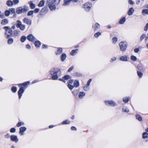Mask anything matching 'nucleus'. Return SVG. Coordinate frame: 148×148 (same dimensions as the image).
Segmentation results:
<instances>
[{
	"mask_svg": "<svg viewBox=\"0 0 148 148\" xmlns=\"http://www.w3.org/2000/svg\"><path fill=\"white\" fill-rule=\"evenodd\" d=\"M3 29L5 30V36L7 38H9L12 35V30L9 27L5 26L3 27Z\"/></svg>",
	"mask_w": 148,
	"mask_h": 148,
	"instance_id": "7ed1b4c3",
	"label": "nucleus"
},
{
	"mask_svg": "<svg viewBox=\"0 0 148 148\" xmlns=\"http://www.w3.org/2000/svg\"><path fill=\"white\" fill-rule=\"evenodd\" d=\"M100 25L98 23H96L94 26H93V27L94 28V30H97L100 28Z\"/></svg>",
	"mask_w": 148,
	"mask_h": 148,
	"instance_id": "2eb2a0df",
	"label": "nucleus"
},
{
	"mask_svg": "<svg viewBox=\"0 0 148 148\" xmlns=\"http://www.w3.org/2000/svg\"><path fill=\"white\" fill-rule=\"evenodd\" d=\"M116 60V57H113L111 58L110 60V62H112L113 61H115Z\"/></svg>",
	"mask_w": 148,
	"mask_h": 148,
	"instance_id": "052dcab7",
	"label": "nucleus"
},
{
	"mask_svg": "<svg viewBox=\"0 0 148 148\" xmlns=\"http://www.w3.org/2000/svg\"><path fill=\"white\" fill-rule=\"evenodd\" d=\"M119 45L121 51H124L127 47V43L125 41L121 42L119 43Z\"/></svg>",
	"mask_w": 148,
	"mask_h": 148,
	"instance_id": "20e7f679",
	"label": "nucleus"
},
{
	"mask_svg": "<svg viewBox=\"0 0 148 148\" xmlns=\"http://www.w3.org/2000/svg\"><path fill=\"white\" fill-rule=\"evenodd\" d=\"M128 59V58L125 55L121 57L120 58V60L123 61H127Z\"/></svg>",
	"mask_w": 148,
	"mask_h": 148,
	"instance_id": "f3484780",
	"label": "nucleus"
},
{
	"mask_svg": "<svg viewBox=\"0 0 148 148\" xmlns=\"http://www.w3.org/2000/svg\"><path fill=\"white\" fill-rule=\"evenodd\" d=\"M62 49L61 48H59L58 49L57 51L56 52L57 55H59L62 52Z\"/></svg>",
	"mask_w": 148,
	"mask_h": 148,
	"instance_id": "5701e85b",
	"label": "nucleus"
},
{
	"mask_svg": "<svg viewBox=\"0 0 148 148\" xmlns=\"http://www.w3.org/2000/svg\"><path fill=\"white\" fill-rule=\"evenodd\" d=\"M145 37V35L144 34H142L140 37V41H142L144 38Z\"/></svg>",
	"mask_w": 148,
	"mask_h": 148,
	"instance_id": "603ef678",
	"label": "nucleus"
},
{
	"mask_svg": "<svg viewBox=\"0 0 148 148\" xmlns=\"http://www.w3.org/2000/svg\"><path fill=\"white\" fill-rule=\"evenodd\" d=\"M10 12L9 10H6L5 12V15L6 16H8L10 14Z\"/></svg>",
	"mask_w": 148,
	"mask_h": 148,
	"instance_id": "de8ad7c7",
	"label": "nucleus"
},
{
	"mask_svg": "<svg viewBox=\"0 0 148 148\" xmlns=\"http://www.w3.org/2000/svg\"><path fill=\"white\" fill-rule=\"evenodd\" d=\"M26 39V37L24 36H22L21 38V41L22 42H24L25 41Z\"/></svg>",
	"mask_w": 148,
	"mask_h": 148,
	"instance_id": "c03bdc74",
	"label": "nucleus"
},
{
	"mask_svg": "<svg viewBox=\"0 0 148 148\" xmlns=\"http://www.w3.org/2000/svg\"><path fill=\"white\" fill-rule=\"evenodd\" d=\"M27 39L28 40L31 42L35 41L36 40V38L32 34H29L27 36Z\"/></svg>",
	"mask_w": 148,
	"mask_h": 148,
	"instance_id": "6e6552de",
	"label": "nucleus"
},
{
	"mask_svg": "<svg viewBox=\"0 0 148 148\" xmlns=\"http://www.w3.org/2000/svg\"><path fill=\"white\" fill-rule=\"evenodd\" d=\"M13 2L14 4H16L19 3L18 0H13Z\"/></svg>",
	"mask_w": 148,
	"mask_h": 148,
	"instance_id": "69168bd1",
	"label": "nucleus"
},
{
	"mask_svg": "<svg viewBox=\"0 0 148 148\" xmlns=\"http://www.w3.org/2000/svg\"><path fill=\"white\" fill-rule=\"evenodd\" d=\"M19 134L21 135H24L23 132H25L26 130V128L24 127H21L19 128Z\"/></svg>",
	"mask_w": 148,
	"mask_h": 148,
	"instance_id": "f8f14e48",
	"label": "nucleus"
},
{
	"mask_svg": "<svg viewBox=\"0 0 148 148\" xmlns=\"http://www.w3.org/2000/svg\"><path fill=\"white\" fill-rule=\"evenodd\" d=\"M136 119H138V121H141L142 120V118L139 115H136Z\"/></svg>",
	"mask_w": 148,
	"mask_h": 148,
	"instance_id": "a19ab883",
	"label": "nucleus"
},
{
	"mask_svg": "<svg viewBox=\"0 0 148 148\" xmlns=\"http://www.w3.org/2000/svg\"><path fill=\"white\" fill-rule=\"evenodd\" d=\"M30 82L29 81L23 83L18 84V85L19 86H21L20 88L24 90L27 87V85L29 84Z\"/></svg>",
	"mask_w": 148,
	"mask_h": 148,
	"instance_id": "423d86ee",
	"label": "nucleus"
},
{
	"mask_svg": "<svg viewBox=\"0 0 148 148\" xmlns=\"http://www.w3.org/2000/svg\"><path fill=\"white\" fill-rule=\"evenodd\" d=\"M130 99V97H125L123 98V101L124 102L127 103L128 102Z\"/></svg>",
	"mask_w": 148,
	"mask_h": 148,
	"instance_id": "473e14b6",
	"label": "nucleus"
},
{
	"mask_svg": "<svg viewBox=\"0 0 148 148\" xmlns=\"http://www.w3.org/2000/svg\"><path fill=\"white\" fill-rule=\"evenodd\" d=\"M70 0H64V3L63 4V6H66L69 5L70 4Z\"/></svg>",
	"mask_w": 148,
	"mask_h": 148,
	"instance_id": "a211bd4d",
	"label": "nucleus"
},
{
	"mask_svg": "<svg viewBox=\"0 0 148 148\" xmlns=\"http://www.w3.org/2000/svg\"><path fill=\"white\" fill-rule=\"evenodd\" d=\"M142 13L143 14H146L148 15V9H144L142 10Z\"/></svg>",
	"mask_w": 148,
	"mask_h": 148,
	"instance_id": "79ce46f5",
	"label": "nucleus"
},
{
	"mask_svg": "<svg viewBox=\"0 0 148 148\" xmlns=\"http://www.w3.org/2000/svg\"><path fill=\"white\" fill-rule=\"evenodd\" d=\"M125 21V18L124 17L121 19L119 21V23L120 24H123Z\"/></svg>",
	"mask_w": 148,
	"mask_h": 148,
	"instance_id": "e433bc0d",
	"label": "nucleus"
},
{
	"mask_svg": "<svg viewBox=\"0 0 148 148\" xmlns=\"http://www.w3.org/2000/svg\"><path fill=\"white\" fill-rule=\"evenodd\" d=\"M45 3V1L43 0L41 1L38 4V6L40 7H41L43 6Z\"/></svg>",
	"mask_w": 148,
	"mask_h": 148,
	"instance_id": "2f4dec72",
	"label": "nucleus"
},
{
	"mask_svg": "<svg viewBox=\"0 0 148 148\" xmlns=\"http://www.w3.org/2000/svg\"><path fill=\"white\" fill-rule=\"evenodd\" d=\"M137 73L138 75L140 77V78L142 77L143 74L141 72H140L139 71H137Z\"/></svg>",
	"mask_w": 148,
	"mask_h": 148,
	"instance_id": "6e6d98bb",
	"label": "nucleus"
},
{
	"mask_svg": "<svg viewBox=\"0 0 148 148\" xmlns=\"http://www.w3.org/2000/svg\"><path fill=\"white\" fill-rule=\"evenodd\" d=\"M92 80L91 79H90L87 82L86 85L89 86L90 83L92 81Z\"/></svg>",
	"mask_w": 148,
	"mask_h": 148,
	"instance_id": "e2e57ef3",
	"label": "nucleus"
},
{
	"mask_svg": "<svg viewBox=\"0 0 148 148\" xmlns=\"http://www.w3.org/2000/svg\"><path fill=\"white\" fill-rule=\"evenodd\" d=\"M73 85L75 87H77L79 86V83L78 80H76L74 81Z\"/></svg>",
	"mask_w": 148,
	"mask_h": 148,
	"instance_id": "6ab92c4d",
	"label": "nucleus"
},
{
	"mask_svg": "<svg viewBox=\"0 0 148 148\" xmlns=\"http://www.w3.org/2000/svg\"><path fill=\"white\" fill-rule=\"evenodd\" d=\"M122 110L123 112H129V110L125 106L123 107Z\"/></svg>",
	"mask_w": 148,
	"mask_h": 148,
	"instance_id": "c756f323",
	"label": "nucleus"
},
{
	"mask_svg": "<svg viewBox=\"0 0 148 148\" xmlns=\"http://www.w3.org/2000/svg\"><path fill=\"white\" fill-rule=\"evenodd\" d=\"M74 75L77 77H81L82 76V75L80 73L75 72L74 73Z\"/></svg>",
	"mask_w": 148,
	"mask_h": 148,
	"instance_id": "c85d7f7f",
	"label": "nucleus"
},
{
	"mask_svg": "<svg viewBox=\"0 0 148 148\" xmlns=\"http://www.w3.org/2000/svg\"><path fill=\"white\" fill-rule=\"evenodd\" d=\"M70 76L69 75H65L63 77L64 79L67 80L69 79L70 78Z\"/></svg>",
	"mask_w": 148,
	"mask_h": 148,
	"instance_id": "4d7b16f0",
	"label": "nucleus"
},
{
	"mask_svg": "<svg viewBox=\"0 0 148 148\" xmlns=\"http://www.w3.org/2000/svg\"><path fill=\"white\" fill-rule=\"evenodd\" d=\"M148 29V23L146 25L144 29L145 31H146Z\"/></svg>",
	"mask_w": 148,
	"mask_h": 148,
	"instance_id": "680f3d73",
	"label": "nucleus"
},
{
	"mask_svg": "<svg viewBox=\"0 0 148 148\" xmlns=\"http://www.w3.org/2000/svg\"><path fill=\"white\" fill-rule=\"evenodd\" d=\"M48 9L46 7L43 8L40 12V15H43L46 13L48 11Z\"/></svg>",
	"mask_w": 148,
	"mask_h": 148,
	"instance_id": "9d476101",
	"label": "nucleus"
},
{
	"mask_svg": "<svg viewBox=\"0 0 148 148\" xmlns=\"http://www.w3.org/2000/svg\"><path fill=\"white\" fill-rule=\"evenodd\" d=\"M148 137V133L145 132L143 134V138H147Z\"/></svg>",
	"mask_w": 148,
	"mask_h": 148,
	"instance_id": "4c0bfd02",
	"label": "nucleus"
},
{
	"mask_svg": "<svg viewBox=\"0 0 148 148\" xmlns=\"http://www.w3.org/2000/svg\"><path fill=\"white\" fill-rule=\"evenodd\" d=\"M16 23V26L18 28L20 27V26L22 25L21 22L19 20H17Z\"/></svg>",
	"mask_w": 148,
	"mask_h": 148,
	"instance_id": "c9c22d12",
	"label": "nucleus"
},
{
	"mask_svg": "<svg viewBox=\"0 0 148 148\" xmlns=\"http://www.w3.org/2000/svg\"><path fill=\"white\" fill-rule=\"evenodd\" d=\"M28 4L29 5V6L31 9H34L35 6L34 4L33 3V2L32 1H30L28 3Z\"/></svg>",
	"mask_w": 148,
	"mask_h": 148,
	"instance_id": "aec40b11",
	"label": "nucleus"
},
{
	"mask_svg": "<svg viewBox=\"0 0 148 148\" xmlns=\"http://www.w3.org/2000/svg\"><path fill=\"white\" fill-rule=\"evenodd\" d=\"M105 103L108 106H115V103L112 100H109L108 101H105Z\"/></svg>",
	"mask_w": 148,
	"mask_h": 148,
	"instance_id": "0eeeda50",
	"label": "nucleus"
},
{
	"mask_svg": "<svg viewBox=\"0 0 148 148\" xmlns=\"http://www.w3.org/2000/svg\"><path fill=\"white\" fill-rule=\"evenodd\" d=\"M19 33V31L17 30H15L13 32L12 36H16L18 35Z\"/></svg>",
	"mask_w": 148,
	"mask_h": 148,
	"instance_id": "cd10ccee",
	"label": "nucleus"
},
{
	"mask_svg": "<svg viewBox=\"0 0 148 148\" xmlns=\"http://www.w3.org/2000/svg\"><path fill=\"white\" fill-rule=\"evenodd\" d=\"M16 10V13L18 14H20L22 13L23 12V8L21 7L17 8Z\"/></svg>",
	"mask_w": 148,
	"mask_h": 148,
	"instance_id": "4468645a",
	"label": "nucleus"
},
{
	"mask_svg": "<svg viewBox=\"0 0 148 148\" xmlns=\"http://www.w3.org/2000/svg\"><path fill=\"white\" fill-rule=\"evenodd\" d=\"M29 10V7L28 6H24L23 9V12H26Z\"/></svg>",
	"mask_w": 148,
	"mask_h": 148,
	"instance_id": "72a5a7b5",
	"label": "nucleus"
},
{
	"mask_svg": "<svg viewBox=\"0 0 148 148\" xmlns=\"http://www.w3.org/2000/svg\"><path fill=\"white\" fill-rule=\"evenodd\" d=\"M39 8H35L34 10V12L35 13H36L39 12Z\"/></svg>",
	"mask_w": 148,
	"mask_h": 148,
	"instance_id": "0e129e2a",
	"label": "nucleus"
},
{
	"mask_svg": "<svg viewBox=\"0 0 148 148\" xmlns=\"http://www.w3.org/2000/svg\"><path fill=\"white\" fill-rule=\"evenodd\" d=\"M25 27V25L23 24H22L20 26V27H18V28H19L20 29L22 30H24Z\"/></svg>",
	"mask_w": 148,
	"mask_h": 148,
	"instance_id": "a18cd8bd",
	"label": "nucleus"
},
{
	"mask_svg": "<svg viewBox=\"0 0 148 148\" xmlns=\"http://www.w3.org/2000/svg\"><path fill=\"white\" fill-rule=\"evenodd\" d=\"M101 34L100 32H98L95 34L94 36L95 38H97Z\"/></svg>",
	"mask_w": 148,
	"mask_h": 148,
	"instance_id": "37998d69",
	"label": "nucleus"
},
{
	"mask_svg": "<svg viewBox=\"0 0 148 148\" xmlns=\"http://www.w3.org/2000/svg\"><path fill=\"white\" fill-rule=\"evenodd\" d=\"M24 91V90L22 89L21 88H20L18 91V94L19 99L21 98L22 96V94L23 93Z\"/></svg>",
	"mask_w": 148,
	"mask_h": 148,
	"instance_id": "ddd939ff",
	"label": "nucleus"
},
{
	"mask_svg": "<svg viewBox=\"0 0 148 148\" xmlns=\"http://www.w3.org/2000/svg\"><path fill=\"white\" fill-rule=\"evenodd\" d=\"M85 93L84 92H80L79 95L78 97L80 99H82L83 98V97L85 95Z\"/></svg>",
	"mask_w": 148,
	"mask_h": 148,
	"instance_id": "4be33fe9",
	"label": "nucleus"
},
{
	"mask_svg": "<svg viewBox=\"0 0 148 148\" xmlns=\"http://www.w3.org/2000/svg\"><path fill=\"white\" fill-rule=\"evenodd\" d=\"M17 89L16 87H12L11 90L14 92H15L17 91Z\"/></svg>",
	"mask_w": 148,
	"mask_h": 148,
	"instance_id": "864d4df0",
	"label": "nucleus"
},
{
	"mask_svg": "<svg viewBox=\"0 0 148 148\" xmlns=\"http://www.w3.org/2000/svg\"><path fill=\"white\" fill-rule=\"evenodd\" d=\"M70 121L68 120H66L64 121L62 123V124H68L70 123Z\"/></svg>",
	"mask_w": 148,
	"mask_h": 148,
	"instance_id": "8fccbe9b",
	"label": "nucleus"
},
{
	"mask_svg": "<svg viewBox=\"0 0 148 148\" xmlns=\"http://www.w3.org/2000/svg\"><path fill=\"white\" fill-rule=\"evenodd\" d=\"M74 68V67L73 66H72L70 67L68 70V71L69 72L71 71Z\"/></svg>",
	"mask_w": 148,
	"mask_h": 148,
	"instance_id": "774afa93",
	"label": "nucleus"
},
{
	"mask_svg": "<svg viewBox=\"0 0 148 148\" xmlns=\"http://www.w3.org/2000/svg\"><path fill=\"white\" fill-rule=\"evenodd\" d=\"M131 60L133 61H136L137 60L136 57L134 56H132L130 58Z\"/></svg>",
	"mask_w": 148,
	"mask_h": 148,
	"instance_id": "09e8293b",
	"label": "nucleus"
},
{
	"mask_svg": "<svg viewBox=\"0 0 148 148\" xmlns=\"http://www.w3.org/2000/svg\"><path fill=\"white\" fill-rule=\"evenodd\" d=\"M9 10L10 11V14H12L15 13V10L14 8H10L9 9Z\"/></svg>",
	"mask_w": 148,
	"mask_h": 148,
	"instance_id": "f704fd0d",
	"label": "nucleus"
},
{
	"mask_svg": "<svg viewBox=\"0 0 148 148\" xmlns=\"http://www.w3.org/2000/svg\"><path fill=\"white\" fill-rule=\"evenodd\" d=\"M78 51V49L73 50L70 52V54L72 56H74L76 54Z\"/></svg>",
	"mask_w": 148,
	"mask_h": 148,
	"instance_id": "412c9836",
	"label": "nucleus"
},
{
	"mask_svg": "<svg viewBox=\"0 0 148 148\" xmlns=\"http://www.w3.org/2000/svg\"><path fill=\"white\" fill-rule=\"evenodd\" d=\"M8 23V20L7 19H3L1 22V24L2 25H5Z\"/></svg>",
	"mask_w": 148,
	"mask_h": 148,
	"instance_id": "393cba45",
	"label": "nucleus"
},
{
	"mask_svg": "<svg viewBox=\"0 0 148 148\" xmlns=\"http://www.w3.org/2000/svg\"><path fill=\"white\" fill-rule=\"evenodd\" d=\"M134 10L133 8H131L129 9L128 12V14L130 16L132 15L134 12Z\"/></svg>",
	"mask_w": 148,
	"mask_h": 148,
	"instance_id": "dca6fc26",
	"label": "nucleus"
},
{
	"mask_svg": "<svg viewBox=\"0 0 148 148\" xmlns=\"http://www.w3.org/2000/svg\"><path fill=\"white\" fill-rule=\"evenodd\" d=\"M66 55L65 53H63L62 54L61 58V60L62 62H63L64 61L66 58Z\"/></svg>",
	"mask_w": 148,
	"mask_h": 148,
	"instance_id": "bb28decb",
	"label": "nucleus"
},
{
	"mask_svg": "<svg viewBox=\"0 0 148 148\" xmlns=\"http://www.w3.org/2000/svg\"><path fill=\"white\" fill-rule=\"evenodd\" d=\"M23 21L24 23L28 25H31L32 23V21L26 18H24L23 19Z\"/></svg>",
	"mask_w": 148,
	"mask_h": 148,
	"instance_id": "9b49d317",
	"label": "nucleus"
},
{
	"mask_svg": "<svg viewBox=\"0 0 148 148\" xmlns=\"http://www.w3.org/2000/svg\"><path fill=\"white\" fill-rule=\"evenodd\" d=\"M24 124V123L23 122H18L17 125L16 126L17 127H18L20 126H21L22 125H23Z\"/></svg>",
	"mask_w": 148,
	"mask_h": 148,
	"instance_id": "49530a36",
	"label": "nucleus"
},
{
	"mask_svg": "<svg viewBox=\"0 0 148 148\" xmlns=\"http://www.w3.org/2000/svg\"><path fill=\"white\" fill-rule=\"evenodd\" d=\"M40 44H41L40 42L38 40L36 41L35 42V46L37 47L38 48V47H40Z\"/></svg>",
	"mask_w": 148,
	"mask_h": 148,
	"instance_id": "a878e982",
	"label": "nucleus"
},
{
	"mask_svg": "<svg viewBox=\"0 0 148 148\" xmlns=\"http://www.w3.org/2000/svg\"><path fill=\"white\" fill-rule=\"evenodd\" d=\"M13 39L12 38H10L8 40V44H12L13 42Z\"/></svg>",
	"mask_w": 148,
	"mask_h": 148,
	"instance_id": "58836bf2",
	"label": "nucleus"
},
{
	"mask_svg": "<svg viewBox=\"0 0 148 148\" xmlns=\"http://www.w3.org/2000/svg\"><path fill=\"white\" fill-rule=\"evenodd\" d=\"M50 74L52 75V79H57L59 76L61 75V71L60 69L58 68L51 69L49 71Z\"/></svg>",
	"mask_w": 148,
	"mask_h": 148,
	"instance_id": "f257e3e1",
	"label": "nucleus"
},
{
	"mask_svg": "<svg viewBox=\"0 0 148 148\" xmlns=\"http://www.w3.org/2000/svg\"><path fill=\"white\" fill-rule=\"evenodd\" d=\"M13 2L11 0H8L7 1L6 5L8 6L11 7L13 5Z\"/></svg>",
	"mask_w": 148,
	"mask_h": 148,
	"instance_id": "b1692460",
	"label": "nucleus"
},
{
	"mask_svg": "<svg viewBox=\"0 0 148 148\" xmlns=\"http://www.w3.org/2000/svg\"><path fill=\"white\" fill-rule=\"evenodd\" d=\"M34 13V11H29L27 13V15L28 16H30L32 15Z\"/></svg>",
	"mask_w": 148,
	"mask_h": 148,
	"instance_id": "5fc2aeb1",
	"label": "nucleus"
},
{
	"mask_svg": "<svg viewBox=\"0 0 148 148\" xmlns=\"http://www.w3.org/2000/svg\"><path fill=\"white\" fill-rule=\"evenodd\" d=\"M57 4L55 0H47L46 5L49 8L51 11H54L56 10V5Z\"/></svg>",
	"mask_w": 148,
	"mask_h": 148,
	"instance_id": "f03ea898",
	"label": "nucleus"
},
{
	"mask_svg": "<svg viewBox=\"0 0 148 148\" xmlns=\"http://www.w3.org/2000/svg\"><path fill=\"white\" fill-rule=\"evenodd\" d=\"M10 131L11 133H14L16 132V129L14 128H12L10 129Z\"/></svg>",
	"mask_w": 148,
	"mask_h": 148,
	"instance_id": "bf43d9fd",
	"label": "nucleus"
},
{
	"mask_svg": "<svg viewBox=\"0 0 148 148\" xmlns=\"http://www.w3.org/2000/svg\"><path fill=\"white\" fill-rule=\"evenodd\" d=\"M90 89L89 86H87V85H85L83 87V90H84L86 91H88Z\"/></svg>",
	"mask_w": 148,
	"mask_h": 148,
	"instance_id": "7c9ffc66",
	"label": "nucleus"
},
{
	"mask_svg": "<svg viewBox=\"0 0 148 148\" xmlns=\"http://www.w3.org/2000/svg\"><path fill=\"white\" fill-rule=\"evenodd\" d=\"M112 43L115 44L117 41V38L116 37H114L112 39Z\"/></svg>",
	"mask_w": 148,
	"mask_h": 148,
	"instance_id": "ea45409f",
	"label": "nucleus"
},
{
	"mask_svg": "<svg viewBox=\"0 0 148 148\" xmlns=\"http://www.w3.org/2000/svg\"><path fill=\"white\" fill-rule=\"evenodd\" d=\"M10 138L12 141L16 143H17L18 140V138L17 136L12 135L10 136Z\"/></svg>",
	"mask_w": 148,
	"mask_h": 148,
	"instance_id": "1a4fd4ad",
	"label": "nucleus"
},
{
	"mask_svg": "<svg viewBox=\"0 0 148 148\" xmlns=\"http://www.w3.org/2000/svg\"><path fill=\"white\" fill-rule=\"evenodd\" d=\"M68 87L71 90H72L74 88V86L73 85H71L69 84H68Z\"/></svg>",
	"mask_w": 148,
	"mask_h": 148,
	"instance_id": "13d9d810",
	"label": "nucleus"
},
{
	"mask_svg": "<svg viewBox=\"0 0 148 148\" xmlns=\"http://www.w3.org/2000/svg\"><path fill=\"white\" fill-rule=\"evenodd\" d=\"M10 135L8 133H7L5 135V138H8L10 137Z\"/></svg>",
	"mask_w": 148,
	"mask_h": 148,
	"instance_id": "338daca9",
	"label": "nucleus"
},
{
	"mask_svg": "<svg viewBox=\"0 0 148 148\" xmlns=\"http://www.w3.org/2000/svg\"><path fill=\"white\" fill-rule=\"evenodd\" d=\"M92 4L90 2H87L85 3L83 6V7L86 12H88L90 9Z\"/></svg>",
	"mask_w": 148,
	"mask_h": 148,
	"instance_id": "39448f33",
	"label": "nucleus"
},
{
	"mask_svg": "<svg viewBox=\"0 0 148 148\" xmlns=\"http://www.w3.org/2000/svg\"><path fill=\"white\" fill-rule=\"evenodd\" d=\"M78 92V91L77 90H74L72 92L73 95L75 96L77 95Z\"/></svg>",
	"mask_w": 148,
	"mask_h": 148,
	"instance_id": "3c124183",
	"label": "nucleus"
}]
</instances>
